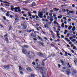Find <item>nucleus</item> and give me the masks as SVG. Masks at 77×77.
<instances>
[{"mask_svg":"<svg viewBox=\"0 0 77 77\" xmlns=\"http://www.w3.org/2000/svg\"><path fill=\"white\" fill-rule=\"evenodd\" d=\"M29 30H30V32H33V31H34V29H31Z\"/></svg>","mask_w":77,"mask_h":77,"instance_id":"obj_48","label":"nucleus"},{"mask_svg":"<svg viewBox=\"0 0 77 77\" xmlns=\"http://www.w3.org/2000/svg\"><path fill=\"white\" fill-rule=\"evenodd\" d=\"M26 29H27V25H24L22 27V30H26Z\"/></svg>","mask_w":77,"mask_h":77,"instance_id":"obj_12","label":"nucleus"},{"mask_svg":"<svg viewBox=\"0 0 77 77\" xmlns=\"http://www.w3.org/2000/svg\"><path fill=\"white\" fill-rule=\"evenodd\" d=\"M73 50H77V48H76V47H75V46H74L73 48Z\"/></svg>","mask_w":77,"mask_h":77,"instance_id":"obj_34","label":"nucleus"},{"mask_svg":"<svg viewBox=\"0 0 77 77\" xmlns=\"http://www.w3.org/2000/svg\"><path fill=\"white\" fill-rule=\"evenodd\" d=\"M73 38H76V35H74Z\"/></svg>","mask_w":77,"mask_h":77,"instance_id":"obj_46","label":"nucleus"},{"mask_svg":"<svg viewBox=\"0 0 77 77\" xmlns=\"http://www.w3.org/2000/svg\"><path fill=\"white\" fill-rule=\"evenodd\" d=\"M23 3H27L29 2V0H27L25 1H23Z\"/></svg>","mask_w":77,"mask_h":77,"instance_id":"obj_28","label":"nucleus"},{"mask_svg":"<svg viewBox=\"0 0 77 77\" xmlns=\"http://www.w3.org/2000/svg\"><path fill=\"white\" fill-rule=\"evenodd\" d=\"M33 39L34 41H37V39H36V38H33Z\"/></svg>","mask_w":77,"mask_h":77,"instance_id":"obj_54","label":"nucleus"},{"mask_svg":"<svg viewBox=\"0 0 77 77\" xmlns=\"http://www.w3.org/2000/svg\"><path fill=\"white\" fill-rule=\"evenodd\" d=\"M69 13H73V11H69Z\"/></svg>","mask_w":77,"mask_h":77,"instance_id":"obj_45","label":"nucleus"},{"mask_svg":"<svg viewBox=\"0 0 77 77\" xmlns=\"http://www.w3.org/2000/svg\"><path fill=\"white\" fill-rule=\"evenodd\" d=\"M75 27L73 26L72 28V31H75Z\"/></svg>","mask_w":77,"mask_h":77,"instance_id":"obj_17","label":"nucleus"},{"mask_svg":"<svg viewBox=\"0 0 77 77\" xmlns=\"http://www.w3.org/2000/svg\"><path fill=\"white\" fill-rule=\"evenodd\" d=\"M57 17H55L54 18V20H57Z\"/></svg>","mask_w":77,"mask_h":77,"instance_id":"obj_62","label":"nucleus"},{"mask_svg":"<svg viewBox=\"0 0 77 77\" xmlns=\"http://www.w3.org/2000/svg\"><path fill=\"white\" fill-rule=\"evenodd\" d=\"M23 16H24V17H27V15H26L25 14H23Z\"/></svg>","mask_w":77,"mask_h":77,"instance_id":"obj_49","label":"nucleus"},{"mask_svg":"<svg viewBox=\"0 0 77 77\" xmlns=\"http://www.w3.org/2000/svg\"><path fill=\"white\" fill-rule=\"evenodd\" d=\"M42 21H45V20L44 19H42Z\"/></svg>","mask_w":77,"mask_h":77,"instance_id":"obj_61","label":"nucleus"},{"mask_svg":"<svg viewBox=\"0 0 77 77\" xmlns=\"http://www.w3.org/2000/svg\"><path fill=\"white\" fill-rule=\"evenodd\" d=\"M54 11H59V9H57L56 8H54L53 9Z\"/></svg>","mask_w":77,"mask_h":77,"instance_id":"obj_20","label":"nucleus"},{"mask_svg":"<svg viewBox=\"0 0 77 77\" xmlns=\"http://www.w3.org/2000/svg\"><path fill=\"white\" fill-rule=\"evenodd\" d=\"M42 15H43V14H42V13L41 12L39 14H38V16H39V17L40 18L43 17Z\"/></svg>","mask_w":77,"mask_h":77,"instance_id":"obj_8","label":"nucleus"},{"mask_svg":"<svg viewBox=\"0 0 77 77\" xmlns=\"http://www.w3.org/2000/svg\"><path fill=\"white\" fill-rule=\"evenodd\" d=\"M38 61L39 60L38 59H36L35 61V63H36V65H37V66H39V65H40V62H38Z\"/></svg>","mask_w":77,"mask_h":77,"instance_id":"obj_6","label":"nucleus"},{"mask_svg":"<svg viewBox=\"0 0 77 77\" xmlns=\"http://www.w3.org/2000/svg\"><path fill=\"white\" fill-rule=\"evenodd\" d=\"M19 69L20 70H21V71H23V68L21 67V66H19Z\"/></svg>","mask_w":77,"mask_h":77,"instance_id":"obj_21","label":"nucleus"},{"mask_svg":"<svg viewBox=\"0 0 77 77\" xmlns=\"http://www.w3.org/2000/svg\"><path fill=\"white\" fill-rule=\"evenodd\" d=\"M46 59H44L42 61V65L43 66H44L45 65V64L44 63V62L45 60Z\"/></svg>","mask_w":77,"mask_h":77,"instance_id":"obj_15","label":"nucleus"},{"mask_svg":"<svg viewBox=\"0 0 77 77\" xmlns=\"http://www.w3.org/2000/svg\"><path fill=\"white\" fill-rule=\"evenodd\" d=\"M32 18H35V15L32 16Z\"/></svg>","mask_w":77,"mask_h":77,"instance_id":"obj_59","label":"nucleus"},{"mask_svg":"<svg viewBox=\"0 0 77 77\" xmlns=\"http://www.w3.org/2000/svg\"><path fill=\"white\" fill-rule=\"evenodd\" d=\"M10 65L11 64L8 65L4 66H3V67L4 68H5V69H10V68H11L9 67V66H10Z\"/></svg>","mask_w":77,"mask_h":77,"instance_id":"obj_4","label":"nucleus"},{"mask_svg":"<svg viewBox=\"0 0 77 77\" xmlns=\"http://www.w3.org/2000/svg\"><path fill=\"white\" fill-rule=\"evenodd\" d=\"M22 51L24 54H26L27 52V50L25 49H22Z\"/></svg>","mask_w":77,"mask_h":77,"instance_id":"obj_10","label":"nucleus"},{"mask_svg":"<svg viewBox=\"0 0 77 77\" xmlns=\"http://www.w3.org/2000/svg\"><path fill=\"white\" fill-rule=\"evenodd\" d=\"M37 38H39V39H41V37H39V36H38L37 37Z\"/></svg>","mask_w":77,"mask_h":77,"instance_id":"obj_60","label":"nucleus"},{"mask_svg":"<svg viewBox=\"0 0 77 77\" xmlns=\"http://www.w3.org/2000/svg\"><path fill=\"white\" fill-rule=\"evenodd\" d=\"M61 38H64V36H63V35H61Z\"/></svg>","mask_w":77,"mask_h":77,"instance_id":"obj_51","label":"nucleus"},{"mask_svg":"<svg viewBox=\"0 0 77 77\" xmlns=\"http://www.w3.org/2000/svg\"><path fill=\"white\" fill-rule=\"evenodd\" d=\"M65 40H66V41H67L68 42H70V40L69 39H68V38H65Z\"/></svg>","mask_w":77,"mask_h":77,"instance_id":"obj_23","label":"nucleus"},{"mask_svg":"<svg viewBox=\"0 0 77 77\" xmlns=\"http://www.w3.org/2000/svg\"><path fill=\"white\" fill-rule=\"evenodd\" d=\"M65 28H68V26L66 25H65Z\"/></svg>","mask_w":77,"mask_h":77,"instance_id":"obj_57","label":"nucleus"},{"mask_svg":"<svg viewBox=\"0 0 77 77\" xmlns=\"http://www.w3.org/2000/svg\"><path fill=\"white\" fill-rule=\"evenodd\" d=\"M20 74H23V72L21 71L20 72Z\"/></svg>","mask_w":77,"mask_h":77,"instance_id":"obj_39","label":"nucleus"},{"mask_svg":"<svg viewBox=\"0 0 77 77\" xmlns=\"http://www.w3.org/2000/svg\"><path fill=\"white\" fill-rule=\"evenodd\" d=\"M61 18H62V15H60L58 17V18L60 19Z\"/></svg>","mask_w":77,"mask_h":77,"instance_id":"obj_29","label":"nucleus"},{"mask_svg":"<svg viewBox=\"0 0 77 77\" xmlns=\"http://www.w3.org/2000/svg\"><path fill=\"white\" fill-rule=\"evenodd\" d=\"M19 20V19L18 18L16 17L15 18V21L14 22V23H17L18 22V21Z\"/></svg>","mask_w":77,"mask_h":77,"instance_id":"obj_13","label":"nucleus"},{"mask_svg":"<svg viewBox=\"0 0 77 77\" xmlns=\"http://www.w3.org/2000/svg\"><path fill=\"white\" fill-rule=\"evenodd\" d=\"M67 74L68 75H69V74L71 73V70L70 69H68L67 70V71L66 72Z\"/></svg>","mask_w":77,"mask_h":77,"instance_id":"obj_7","label":"nucleus"},{"mask_svg":"<svg viewBox=\"0 0 77 77\" xmlns=\"http://www.w3.org/2000/svg\"><path fill=\"white\" fill-rule=\"evenodd\" d=\"M67 65H68V66L69 67V68H71V66L70 65H69V63H68V64H67Z\"/></svg>","mask_w":77,"mask_h":77,"instance_id":"obj_32","label":"nucleus"},{"mask_svg":"<svg viewBox=\"0 0 77 77\" xmlns=\"http://www.w3.org/2000/svg\"><path fill=\"white\" fill-rule=\"evenodd\" d=\"M28 14V16H29V17H32V15L31 14V13L30 12H29L27 13Z\"/></svg>","mask_w":77,"mask_h":77,"instance_id":"obj_24","label":"nucleus"},{"mask_svg":"<svg viewBox=\"0 0 77 77\" xmlns=\"http://www.w3.org/2000/svg\"><path fill=\"white\" fill-rule=\"evenodd\" d=\"M60 62L62 63V65H63V64H64V61L63 60H60Z\"/></svg>","mask_w":77,"mask_h":77,"instance_id":"obj_30","label":"nucleus"},{"mask_svg":"<svg viewBox=\"0 0 77 77\" xmlns=\"http://www.w3.org/2000/svg\"><path fill=\"white\" fill-rule=\"evenodd\" d=\"M50 31L52 35H53V32L51 31V30H50Z\"/></svg>","mask_w":77,"mask_h":77,"instance_id":"obj_50","label":"nucleus"},{"mask_svg":"<svg viewBox=\"0 0 77 77\" xmlns=\"http://www.w3.org/2000/svg\"><path fill=\"white\" fill-rule=\"evenodd\" d=\"M61 27L63 28V27H64V23H62V25H61Z\"/></svg>","mask_w":77,"mask_h":77,"instance_id":"obj_33","label":"nucleus"},{"mask_svg":"<svg viewBox=\"0 0 77 77\" xmlns=\"http://www.w3.org/2000/svg\"><path fill=\"white\" fill-rule=\"evenodd\" d=\"M68 6V5H62V6Z\"/></svg>","mask_w":77,"mask_h":77,"instance_id":"obj_55","label":"nucleus"},{"mask_svg":"<svg viewBox=\"0 0 77 77\" xmlns=\"http://www.w3.org/2000/svg\"><path fill=\"white\" fill-rule=\"evenodd\" d=\"M26 56L29 58H33L35 57V54L32 51H28L26 54Z\"/></svg>","mask_w":77,"mask_h":77,"instance_id":"obj_2","label":"nucleus"},{"mask_svg":"<svg viewBox=\"0 0 77 77\" xmlns=\"http://www.w3.org/2000/svg\"><path fill=\"white\" fill-rule=\"evenodd\" d=\"M68 32V31L66 30H65V32H64V34L65 35H66V33Z\"/></svg>","mask_w":77,"mask_h":77,"instance_id":"obj_27","label":"nucleus"},{"mask_svg":"<svg viewBox=\"0 0 77 77\" xmlns=\"http://www.w3.org/2000/svg\"><path fill=\"white\" fill-rule=\"evenodd\" d=\"M44 38L46 40H48V39L45 37H44Z\"/></svg>","mask_w":77,"mask_h":77,"instance_id":"obj_47","label":"nucleus"},{"mask_svg":"<svg viewBox=\"0 0 77 77\" xmlns=\"http://www.w3.org/2000/svg\"><path fill=\"white\" fill-rule=\"evenodd\" d=\"M26 70L27 71H29H29H32V69H30V67H28L27 68H26Z\"/></svg>","mask_w":77,"mask_h":77,"instance_id":"obj_18","label":"nucleus"},{"mask_svg":"<svg viewBox=\"0 0 77 77\" xmlns=\"http://www.w3.org/2000/svg\"><path fill=\"white\" fill-rule=\"evenodd\" d=\"M62 11H63V12H66V9H63L62 10Z\"/></svg>","mask_w":77,"mask_h":77,"instance_id":"obj_36","label":"nucleus"},{"mask_svg":"<svg viewBox=\"0 0 77 77\" xmlns=\"http://www.w3.org/2000/svg\"><path fill=\"white\" fill-rule=\"evenodd\" d=\"M76 73H77V71H76V70H74L72 72V75H75V74H76Z\"/></svg>","mask_w":77,"mask_h":77,"instance_id":"obj_11","label":"nucleus"},{"mask_svg":"<svg viewBox=\"0 0 77 77\" xmlns=\"http://www.w3.org/2000/svg\"><path fill=\"white\" fill-rule=\"evenodd\" d=\"M71 52H72V53H74V51L72 50H71Z\"/></svg>","mask_w":77,"mask_h":77,"instance_id":"obj_41","label":"nucleus"},{"mask_svg":"<svg viewBox=\"0 0 77 77\" xmlns=\"http://www.w3.org/2000/svg\"><path fill=\"white\" fill-rule=\"evenodd\" d=\"M8 36V35L6 34L5 35H4V37H5H5H6V36Z\"/></svg>","mask_w":77,"mask_h":77,"instance_id":"obj_58","label":"nucleus"},{"mask_svg":"<svg viewBox=\"0 0 77 77\" xmlns=\"http://www.w3.org/2000/svg\"><path fill=\"white\" fill-rule=\"evenodd\" d=\"M69 39L70 40H71V39H73V37H69Z\"/></svg>","mask_w":77,"mask_h":77,"instance_id":"obj_40","label":"nucleus"},{"mask_svg":"<svg viewBox=\"0 0 77 77\" xmlns=\"http://www.w3.org/2000/svg\"><path fill=\"white\" fill-rule=\"evenodd\" d=\"M53 18H51L49 19L50 21L48 22L49 24H51L52 23V21H53Z\"/></svg>","mask_w":77,"mask_h":77,"instance_id":"obj_9","label":"nucleus"},{"mask_svg":"<svg viewBox=\"0 0 77 77\" xmlns=\"http://www.w3.org/2000/svg\"><path fill=\"white\" fill-rule=\"evenodd\" d=\"M37 70H39L40 69V72L42 74H44L47 72V68L45 67H36L35 68Z\"/></svg>","mask_w":77,"mask_h":77,"instance_id":"obj_1","label":"nucleus"},{"mask_svg":"<svg viewBox=\"0 0 77 77\" xmlns=\"http://www.w3.org/2000/svg\"><path fill=\"white\" fill-rule=\"evenodd\" d=\"M11 10L12 11H14H14L16 12H21V10L20 9V7H15V8H14V7L13 5H11Z\"/></svg>","mask_w":77,"mask_h":77,"instance_id":"obj_3","label":"nucleus"},{"mask_svg":"<svg viewBox=\"0 0 77 77\" xmlns=\"http://www.w3.org/2000/svg\"><path fill=\"white\" fill-rule=\"evenodd\" d=\"M32 64L33 65H35V62H33L32 63Z\"/></svg>","mask_w":77,"mask_h":77,"instance_id":"obj_44","label":"nucleus"},{"mask_svg":"<svg viewBox=\"0 0 77 77\" xmlns=\"http://www.w3.org/2000/svg\"><path fill=\"white\" fill-rule=\"evenodd\" d=\"M31 6H36V4H35V2H33L31 5Z\"/></svg>","mask_w":77,"mask_h":77,"instance_id":"obj_19","label":"nucleus"},{"mask_svg":"<svg viewBox=\"0 0 77 77\" xmlns=\"http://www.w3.org/2000/svg\"><path fill=\"white\" fill-rule=\"evenodd\" d=\"M23 47H24V48H29V46H28V45H24Z\"/></svg>","mask_w":77,"mask_h":77,"instance_id":"obj_22","label":"nucleus"},{"mask_svg":"<svg viewBox=\"0 0 77 77\" xmlns=\"http://www.w3.org/2000/svg\"><path fill=\"white\" fill-rule=\"evenodd\" d=\"M37 54L40 57H44V54H43L42 52H39L38 53H37Z\"/></svg>","mask_w":77,"mask_h":77,"instance_id":"obj_5","label":"nucleus"},{"mask_svg":"<svg viewBox=\"0 0 77 77\" xmlns=\"http://www.w3.org/2000/svg\"><path fill=\"white\" fill-rule=\"evenodd\" d=\"M72 27V26H69V27L68 28L69 30H71V29Z\"/></svg>","mask_w":77,"mask_h":77,"instance_id":"obj_26","label":"nucleus"},{"mask_svg":"<svg viewBox=\"0 0 77 77\" xmlns=\"http://www.w3.org/2000/svg\"><path fill=\"white\" fill-rule=\"evenodd\" d=\"M5 39L6 41V42H7V43H9V40H8V38L7 37H5Z\"/></svg>","mask_w":77,"mask_h":77,"instance_id":"obj_14","label":"nucleus"},{"mask_svg":"<svg viewBox=\"0 0 77 77\" xmlns=\"http://www.w3.org/2000/svg\"><path fill=\"white\" fill-rule=\"evenodd\" d=\"M73 42H75V41H76V39H75L74 38L73 39Z\"/></svg>","mask_w":77,"mask_h":77,"instance_id":"obj_42","label":"nucleus"},{"mask_svg":"<svg viewBox=\"0 0 77 77\" xmlns=\"http://www.w3.org/2000/svg\"><path fill=\"white\" fill-rule=\"evenodd\" d=\"M58 66L59 67V68H60V65L58 64Z\"/></svg>","mask_w":77,"mask_h":77,"instance_id":"obj_63","label":"nucleus"},{"mask_svg":"<svg viewBox=\"0 0 77 77\" xmlns=\"http://www.w3.org/2000/svg\"><path fill=\"white\" fill-rule=\"evenodd\" d=\"M67 54H68V55H69V56H71V54H70L68 53Z\"/></svg>","mask_w":77,"mask_h":77,"instance_id":"obj_53","label":"nucleus"},{"mask_svg":"<svg viewBox=\"0 0 77 77\" xmlns=\"http://www.w3.org/2000/svg\"><path fill=\"white\" fill-rule=\"evenodd\" d=\"M31 36L33 37H35L36 36V34L33 33L31 34Z\"/></svg>","mask_w":77,"mask_h":77,"instance_id":"obj_16","label":"nucleus"},{"mask_svg":"<svg viewBox=\"0 0 77 77\" xmlns=\"http://www.w3.org/2000/svg\"><path fill=\"white\" fill-rule=\"evenodd\" d=\"M35 17H36V18H39V17L37 16L36 15H35Z\"/></svg>","mask_w":77,"mask_h":77,"instance_id":"obj_43","label":"nucleus"},{"mask_svg":"<svg viewBox=\"0 0 77 77\" xmlns=\"http://www.w3.org/2000/svg\"><path fill=\"white\" fill-rule=\"evenodd\" d=\"M23 9L24 10H26V11H29L28 10H27L26 8H23Z\"/></svg>","mask_w":77,"mask_h":77,"instance_id":"obj_52","label":"nucleus"},{"mask_svg":"<svg viewBox=\"0 0 77 77\" xmlns=\"http://www.w3.org/2000/svg\"><path fill=\"white\" fill-rule=\"evenodd\" d=\"M12 29V27L11 26H10L9 27V30H8V31H9V30H10Z\"/></svg>","mask_w":77,"mask_h":77,"instance_id":"obj_37","label":"nucleus"},{"mask_svg":"<svg viewBox=\"0 0 77 77\" xmlns=\"http://www.w3.org/2000/svg\"><path fill=\"white\" fill-rule=\"evenodd\" d=\"M43 45V47H44V45H43V43H41V42H40V45Z\"/></svg>","mask_w":77,"mask_h":77,"instance_id":"obj_35","label":"nucleus"},{"mask_svg":"<svg viewBox=\"0 0 77 77\" xmlns=\"http://www.w3.org/2000/svg\"><path fill=\"white\" fill-rule=\"evenodd\" d=\"M51 35H52V38H53L54 39L56 38V37L54 36L53 34H51Z\"/></svg>","mask_w":77,"mask_h":77,"instance_id":"obj_31","label":"nucleus"},{"mask_svg":"<svg viewBox=\"0 0 77 77\" xmlns=\"http://www.w3.org/2000/svg\"><path fill=\"white\" fill-rule=\"evenodd\" d=\"M71 47H74V44H72L71 45Z\"/></svg>","mask_w":77,"mask_h":77,"instance_id":"obj_38","label":"nucleus"},{"mask_svg":"<svg viewBox=\"0 0 77 77\" xmlns=\"http://www.w3.org/2000/svg\"><path fill=\"white\" fill-rule=\"evenodd\" d=\"M72 7H73V8H74V7H75V5L74 4L72 5Z\"/></svg>","mask_w":77,"mask_h":77,"instance_id":"obj_64","label":"nucleus"},{"mask_svg":"<svg viewBox=\"0 0 77 77\" xmlns=\"http://www.w3.org/2000/svg\"><path fill=\"white\" fill-rule=\"evenodd\" d=\"M3 19L4 20H5L6 18V17H5L4 16L3 17Z\"/></svg>","mask_w":77,"mask_h":77,"instance_id":"obj_56","label":"nucleus"},{"mask_svg":"<svg viewBox=\"0 0 77 77\" xmlns=\"http://www.w3.org/2000/svg\"><path fill=\"white\" fill-rule=\"evenodd\" d=\"M31 77H35V75L33 74H31Z\"/></svg>","mask_w":77,"mask_h":77,"instance_id":"obj_25","label":"nucleus"}]
</instances>
